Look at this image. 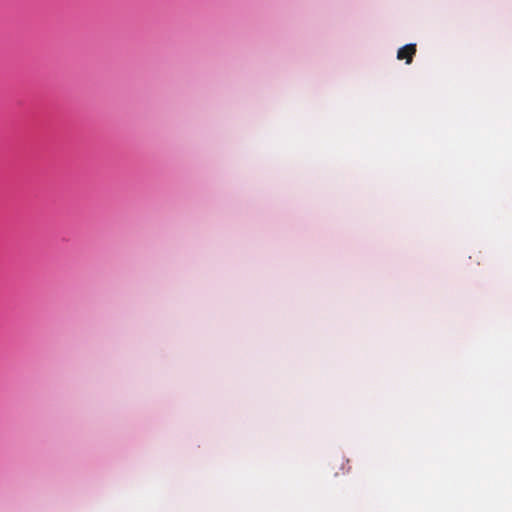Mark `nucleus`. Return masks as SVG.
<instances>
[{"label": "nucleus", "instance_id": "1", "mask_svg": "<svg viewBox=\"0 0 512 512\" xmlns=\"http://www.w3.org/2000/svg\"><path fill=\"white\" fill-rule=\"evenodd\" d=\"M415 54H416V44H407L398 49L397 59L405 60L406 64H411Z\"/></svg>", "mask_w": 512, "mask_h": 512}]
</instances>
